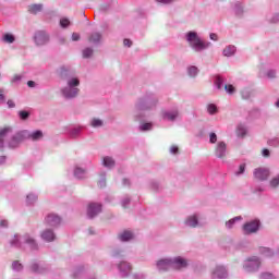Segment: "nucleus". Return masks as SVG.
I'll list each match as a JSON object with an SVG mask.
<instances>
[{
    "label": "nucleus",
    "instance_id": "nucleus-48",
    "mask_svg": "<svg viewBox=\"0 0 279 279\" xmlns=\"http://www.w3.org/2000/svg\"><path fill=\"white\" fill-rule=\"evenodd\" d=\"M20 119H22V121H26V119H29V112L27 111H20Z\"/></svg>",
    "mask_w": 279,
    "mask_h": 279
},
{
    "label": "nucleus",
    "instance_id": "nucleus-54",
    "mask_svg": "<svg viewBox=\"0 0 279 279\" xmlns=\"http://www.w3.org/2000/svg\"><path fill=\"white\" fill-rule=\"evenodd\" d=\"M267 77H269V80H274V77H276V70H269L267 72Z\"/></svg>",
    "mask_w": 279,
    "mask_h": 279
},
{
    "label": "nucleus",
    "instance_id": "nucleus-7",
    "mask_svg": "<svg viewBox=\"0 0 279 279\" xmlns=\"http://www.w3.org/2000/svg\"><path fill=\"white\" fill-rule=\"evenodd\" d=\"M228 276V268L223 265H216L210 270V279H227Z\"/></svg>",
    "mask_w": 279,
    "mask_h": 279
},
{
    "label": "nucleus",
    "instance_id": "nucleus-12",
    "mask_svg": "<svg viewBox=\"0 0 279 279\" xmlns=\"http://www.w3.org/2000/svg\"><path fill=\"white\" fill-rule=\"evenodd\" d=\"M99 213H101V204L89 203V205L87 207V217L89 219H95V217H97V215H99Z\"/></svg>",
    "mask_w": 279,
    "mask_h": 279
},
{
    "label": "nucleus",
    "instance_id": "nucleus-1",
    "mask_svg": "<svg viewBox=\"0 0 279 279\" xmlns=\"http://www.w3.org/2000/svg\"><path fill=\"white\" fill-rule=\"evenodd\" d=\"M60 77L66 82V86L61 89L65 99H75L80 95V78L75 76V71L71 65L60 68Z\"/></svg>",
    "mask_w": 279,
    "mask_h": 279
},
{
    "label": "nucleus",
    "instance_id": "nucleus-49",
    "mask_svg": "<svg viewBox=\"0 0 279 279\" xmlns=\"http://www.w3.org/2000/svg\"><path fill=\"white\" fill-rule=\"evenodd\" d=\"M259 279H276L272 274L269 272H263L259 277Z\"/></svg>",
    "mask_w": 279,
    "mask_h": 279
},
{
    "label": "nucleus",
    "instance_id": "nucleus-13",
    "mask_svg": "<svg viewBox=\"0 0 279 279\" xmlns=\"http://www.w3.org/2000/svg\"><path fill=\"white\" fill-rule=\"evenodd\" d=\"M172 269H186L189 267V262L183 257H172Z\"/></svg>",
    "mask_w": 279,
    "mask_h": 279
},
{
    "label": "nucleus",
    "instance_id": "nucleus-19",
    "mask_svg": "<svg viewBox=\"0 0 279 279\" xmlns=\"http://www.w3.org/2000/svg\"><path fill=\"white\" fill-rule=\"evenodd\" d=\"M10 134H12V128L10 126L0 130V149H3L4 147L3 138H5V136H10Z\"/></svg>",
    "mask_w": 279,
    "mask_h": 279
},
{
    "label": "nucleus",
    "instance_id": "nucleus-2",
    "mask_svg": "<svg viewBox=\"0 0 279 279\" xmlns=\"http://www.w3.org/2000/svg\"><path fill=\"white\" fill-rule=\"evenodd\" d=\"M158 106V97L155 94H146L135 104L134 121H143L145 110H154Z\"/></svg>",
    "mask_w": 279,
    "mask_h": 279
},
{
    "label": "nucleus",
    "instance_id": "nucleus-62",
    "mask_svg": "<svg viewBox=\"0 0 279 279\" xmlns=\"http://www.w3.org/2000/svg\"><path fill=\"white\" fill-rule=\"evenodd\" d=\"M123 45H124V47H132V40H130V39H124V40H123Z\"/></svg>",
    "mask_w": 279,
    "mask_h": 279
},
{
    "label": "nucleus",
    "instance_id": "nucleus-25",
    "mask_svg": "<svg viewBox=\"0 0 279 279\" xmlns=\"http://www.w3.org/2000/svg\"><path fill=\"white\" fill-rule=\"evenodd\" d=\"M27 138H31V141H40L43 138V131H35L33 133L28 131Z\"/></svg>",
    "mask_w": 279,
    "mask_h": 279
},
{
    "label": "nucleus",
    "instance_id": "nucleus-52",
    "mask_svg": "<svg viewBox=\"0 0 279 279\" xmlns=\"http://www.w3.org/2000/svg\"><path fill=\"white\" fill-rule=\"evenodd\" d=\"M209 143H211L213 145H215V143H217V133L209 134Z\"/></svg>",
    "mask_w": 279,
    "mask_h": 279
},
{
    "label": "nucleus",
    "instance_id": "nucleus-10",
    "mask_svg": "<svg viewBox=\"0 0 279 279\" xmlns=\"http://www.w3.org/2000/svg\"><path fill=\"white\" fill-rule=\"evenodd\" d=\"M253 174L256 180L265 182V180H269V175H271V172L269 171V168H256Z\"/></svg>",
    "mask_w": 279,
    "mask_h": 279
},
{
    "label": "nucleus",
    "instance_id": "nucleus-24",
    "mask_svg": "<svg viewBox=\"0 0 279 279\" xmlns=\"http://www.w3.org/2000/svg\"><path fill=\"white\" fill-rule=\"evenodd\" d=\"M259 254L266 258H271V256H274V251L269 247L262 246L259 247Z\"/></svg>",
    "mask_w": 279,
    "mask_h": 279
},
{
    "label": "nucleus",
    "instance_id": "nucleus-21",
    "mask_svg": "<svg viewBox=\"0 0 279 279\" xmlns=\"http://www.w3.org/2000/svg\"><path fill=\"white\" fill-rule=\"evenodd\" d=\"M197 215L189 216L185 220V226H189V228H197Z\"/></svg>",
    "mask_w": 279,
    "mask_h": 279
},
{
    "label": "nucleus",
    "instance_id": "nucleus-8",
    "mask_svg": "<svg viewBox=\"0 0 279 279\" xmlns=\"http://www.w3.org/2000/svg\"><path fill=\"white\" fill-rule=\"evenodd\" d=\"M260 229V220H252L243 226L244 234H254Z\"/></svg>",
    "mask_w": 279,
    "mask_h": 279
},
{
    "label": "nucleus",
    "instance_id": "nucleus-28",
    "mask_svg": "<svg viewBox=\"0 0 279 279\" xmlns=\"http://www.w3.org/2000/svg\"><path fill=\"white\" fill-rule=\"evenodd\" d=\"M28 12L31 14H38V12H43V4H32L28 7Z\"/></svg>",
    "mask_w": 279,
    "mask_h": 279
},
{
    "label": "nucleus",
    "instance_id": "nucleus-6",
    "mask_svg": "<svg viewBox=\"0 0 279 279\" xmlns=\"http://www.w3.org/2000/svg\"><path fill=\"white\" fill-rule=\"evenodd\" d=\"M243 269L247 274L258 271V269H260V258L256 256L250 257L246 262H244Z\"/></svg>",
    "mask_w": 279,
    "mask_h": 279
},
{
    "label": "nucleus",
    "instance_id": "nucleus-46",
    "mask_svg": "<svg viewBox=\"0 0 279 279\" xmlns=\"http://www.w3.org/2000/svg\"><path fill=\"white\" fill-rule=\"evenodd\" d=\"M268 145H269L270 147H279V138H278V137H275V138H272V140H269V141H268Z\"/></svg>",
    "mask_w": 279,
    "mask_h": 279
},
{
    "label": "nucleus",
    "instance_id": "nucleus-51",
    "mask_svg": "<svg viewBox=\"0 0 279 279\" xmlns=\"http://www.w3.org/2000/svg\"><path fill=\"white\" fill-rule=\"evenodd\" d=\"M130 196H124L122 199V207L125 208L126 206H130Z\"/></svg>",
    "mask_w": 279,
    "mask_h": 279
},
{
    "label": "nucleus",
    "instance_id": "nucleus-26",
    "mask_svg": "<svg viewBox=\"0 0 279 279\" xmlns=\"http://www.w3.org/2000/svg\"><path fill=\"white\" fill-rule=\"evenodd\" d=\"M31 271H33V274H45V267L40 266L37 263H33L31 265Z\"/></svg>",
    "mask_w": 279,
    "mask_h": 279
},
{
    "label": "nucleus",
    "instance_id": "nucleus-14",
    "mask_svg": "<svg viewBox=\"0 0 279 279\" xmlns=\"http://www.w3.org/2000/svg\"><path fill=\"white\" fill-rule=\"evenodd\" d=\"M227 153H228V145H226V142H218L215 148L216 158H226Z\"/></svg>",
    "mask_w": 279,
    "mask_h": 279
},
{
    "label": "nucleus",
    "instance_id": "nucleus-20",
    "mask_svg": "<svg viewBox=\"0 0 279 279\" xmlns=\"http://www.w3.org/2000/svg\"><path fill=\"white\" fill-rule=\"evenodd\" d=\"M162 117L166 121H175L178 119V110L165 111Z\"/></svg>",
    "mask_w": 279,
    "mask_h": 279
},
{
    "label": "nucleus",
    "instance_id": "nucleus-5",
    "mask_svg": "<svg viewBox=\"0 0 279 279\" xmlns=\"http://www.w3.org/2000/svg\"><path fill=\"white\" fill-rule=\"evenodd\" d=\"M28 136H29V131L27 130L19 131L14 135H12V137L8 142L10 149H16V147H19V145H21L23 141H27Z\"/></svg>",
    "mask_w": 279,
    "mask_h": 279
},
{
    "label": "nucleus",
    "instance_id": "nucleus-29",
    "mask_svg": "<svg viewBox=\"0 0 279 279\" xmlns=\"http://www.w3.org/2000/svg\"><path fill=\"white\" fill-rule=\"evenodd\" d=\"M102 165L104 167H107V169H112V167H114V159H112V157H105Z\"/></svg>",
    "mask_w": 279,
    "mask_h": 279
},
{
    "label": "nucleus",
    "instance_id": "nucleus-53",
    "mask_svg": "<svg viewBox=\"0 0 279 279\" xmlns=\"http://www.w3.org/2000/svg\"><path fill=\"white\" fill-rule=\"evenodd\" d=\"M225 90H226L229 95H232V93H234V86H233V85H225Z\"/></svg>",
    "mask_w": 279,
    "mask_h": 279
},
{
    "label": "nucleus",
    "instance_id": "nucleus-38",
    "mask_svg": "<svg viewBox=\"0 0 279 279\" xmlns=\"http://www.w3.org/2000/svg\"><path fill=\"white\" fill-rule=\"evenodd\" d=\"M215 84L218 90H221L223 88V77L220 75L216 76Z\"/></svg>",
    "mask_w": 279,
    "mask_h": 279
},
{
    "label": "nucleus",
    "instance_id": "nucleus-55",
    "mask_svg": "<svg viewBox=\"0 0 279 279\" xmlns=\"http://www.w3.org/2000/svg\"><path fill=\"white\" fill-rule=\"evenodd\" d=\"M3 88H0V104H5V95Z\"/></svg>",
    "mask_w": 279,
    "mask_h": 279
},
{
    "label": "nucleus",
    "instance_id": "nucleus-41",
    "mask_svg": "<svg viewBox=\"0 0 279 279\" xmlns=\"http://www.w3.org/2000/svg\"><path fill=\"white\" fill-rule=\"evenodd\" d=\"M234 12H235L236 16H241V14H243V4L235 3Z\"/></svg>",
    "mask_w": 279,
    "mask_h": 279
},
{
    "label": "nucleus",
    "instance_id": "nucleus-9",
    "mask_svg": "<svg viewBox=\"0 0 279 279\" xmlns=\"http://www.w3.org/2000/svg\"><path fill=\"white\" fill-rule=\"evenodd\" d=\"M34 40L37 47H43L49 43V34H47V32L44 31L36 32Z\"/></svg>",
    "mask_w": 279,
    "mask_h": 279
},
{
    "label": "nucleus",
    "instance_id": "nucleus-23",
    "mask_svg": "<svg viewBox=\"0 0 279 279\" xmlns=\"http://www.w3.org/2000/svg\"><path fill=\"white\" fill-rule=\"evenodd\" d=\"M223 56L226 58H230L232 56H234V53H236V47L230 45V46H227L223 51H222Z\"/></svg>",
    "mask_w": 279,
    "mask_h": 279
},
{
    "label": "nucleus",
    "instance_id": "nucleus-34",
    "mask_svg": "<svg viewBox=\"0 0 279 279\" xmlns=\"http://www.w3.org/2000/svg\"><path fill=\"white\" fill-rule=\"evenodd\" d=\"M90 125H92V128H101V126H104V120L93 118L90 121Z\"/></svg>",
    "mask_w": 279,
    "mask_h": 279
},
{
    "label": "nucleus",
    "instance_id": "nucleus-3",
    "mask_svg": "<svg viewBox=\"0 0 279 279\" xmlns=\"http://www.w3.org/2000/svg\"><path fill=\"white\" fill-rule=\"evenodd\" d=\"M11 247H17L19 250H28L31 252H37L38 242L36 238L29 233H24L23 235L15 234L14 238L10 241Z\"/></svg>",
    "mask_w": 279,
    "mask_h": 279
},
{
    "label": "nucleus",
    "instance_id": "nucleus-57",
    "mask_svg": "<svg viewBox=\"0 0 279 279\" xmlns=\"http://www.w3.org/2000/svg\"><path fill=\"white\" fill-rule=\"evenodd\" d=\"M262 155L264 156V158H269V156H270L269 149L264 148V149L262 150Z\"/></svg>",
    "mask_w": 279,
    "mask_h": 279
},
{
    "label": "nucleus",
    "instance_id": "nucleus-18",
    "mask_svg": "<svg viewBox=\"0 0 279 279\" xmlns=\"http://www.w3.org/2000/svg\"><path fill=\"white\" fill-rule=\"evenodd\" d=\"M41 239L47 243H51V241H56V233H53V230L51 229H46L41 232Z\"/></svg>",
    "mask_w": 279,
    "mask_h": 279
},
{
    "label": "nucleus",
    "instance_id": "nucleus-45",
    "mask_svg": "<svg viewBox=\"0 0 279 279\" xmlns=\"http://www.w3.org/2000/svg\"><path fill=\"white\" fill-rule=\"evenodd\" d=\"M93 52H94L93 48H85L83 50V58H90V56H93Z\"/></svg>",
    "mask_w": 279,
    "mask_h": 279
},
{
    "label": "nucleus",
    "instance_id": "nucleus-27",
    "mask_svg": "<svg viewBox=\"0 0 279 279\" xmlns=\"http://www.w3.org/2000/svg\"><path fill=\"white\" fill-rule=\"evenodd\" d=\"M84 271H86V267L84 266L76 267L73 271V278L80 279L81 276H84Z\"/></svg>",
    "mask_w": 279,
    "mask_h": 279
},
{
    "label": "nucleus",
    "instance_id": "nucleus-50",
    "mask_svg": "<svg viewBox=\"0 0 279 279\" xmlns=\"http://www.w3.org/2000/svg\"><path fill=\"white\" fill-rule=\"evenodd\" d=\"M245 173V163H241L239 167V171L235 172V175H243Z\"/></svg>",
    "mask_w": 279,
    "mask_h": 279
},
{
    "label": "nucleus",
    "instance_id": "nucleus-63",
    "mask_svg": "<svg viewBox=\"0 0 279 279\" xmlns=\"http://www.w3.org/2000/svg\"><path fill=\"white\" fill-rule=\"evenodd\" d=\"M7 105L9 108H16V104H14V100H8Z\"/></svg>",
    "mask_w": 279,
    "mask_h": 279
},
{
    "label": "nucleus",
    "instance_id": "nucleus-40",
    "mask_svg": "<svg viewBox=\"0 0 279 279\" xmlns=\"http://www.w3.org/2000/svg\"><path fill=\"white\" fill-rule=\"evenodd\" d=\"M3 40H4V43L12 45V43H14L15 38H14V35H12V34H5L3 36Z\"/></svg>",
    "mask_w": 279,
    "mask_h": 279
},
{
    "label": "nucleus",
    "instance_id": "nucleus-11",
    "mask_svg": "<svg viewBox=\"0 0 279 279\" xmlns=\"http://www.w3.org/2000/svg\"><path fill=\"white\" fill-rule=\"evenodd\" d=\"M118 269L121 278H128L132 274V264L125 260H122L118 264Z\"/></svg>",
    "mask_w": 279,
    "mask_h": 279
},
{
    "label": "nucleus",
    "instance_id": "nucleus-60",
    "mask_svg": "<svg viewBox=\"0 0 279 279\" xmlns=\"http://www.w3.org/2000/svg\"><path fill=\"white\" fill-rule=\"evenodd\" d=\"M112 256H113V258H119V256H121V251L114 250V251L112 252Z\"/></svg>",
    "mask_w": 279,
    "mask_h": 279
},
{
    "label": "nucleus",
    "instance_id": "nucleus-61",
    "mask_svg": "<svg viewBox=\"0 0 279 279\" xmlns=\"http://www.w3.org/2000/svg\"><path fill=\"white\" fill-rule=\"evenodd\" d=\"M8 226H9L8 220H1L0 221V228H8Z\"/></svg>",
    "mask_w": 279,
    "mask_h": 279
},
{
    "label": "nucleus",
    "instance_id": "nucleus-35",
    "mask_svg": "<svg viewBox=\"0 0 279 279\" xmlns=\"http://www.w3.org/2000/svg\"><path fill=\"white\" fill-rule=\"evenodd\" d=\"M151 128H154V124L151 122L142 123L140 125L141 132H149V130H151Z\"/></svg>",
    "mask_w": 279,
    "mask_h": 279
},
{
    "label": "nucleus",
    "instance_id": "nucleus-15",
    "mask_svg": "<svg viewBox=\"0 0 279 279\" xmlns=\"http://www.w3.org/2000/svg\"><path fill=\"white\" fill-rule=\"evenodd\" d=\"M156 266L158 271H169V269H173L171 258L159 259Z\"/></svg>",
    "mask_w": 279,
    "mask_h": 279
},
{
    "label": "nucleus",
    "instance_id": "nucleus-44",
    "mask_svg": "<svg viewBox=\"0 0 279 279\" xmlns=\"http://www.w3.org/2000/svg\"><path fill=\"white\" fill-rule=\"evenodd\" d=\"M268 23H279V13H275L272 16L267 17Z\"/></svg>",
    "mask_w": 279,
    "mask_h": 279
},
{
    "label": "nucleus",
    "instance_id": "nucleus-32",
    "mask_svg": "<svg viewBox=\"0 0 279 279\" xmlns=\"http://www.w3.org/2000/svg\"><path fill=\"white\" fill-rule=\"evenodd\" d=\"M36 202H38V195H36V194H28L26 196V204H28L29 206H32V204H36Z\"/></svg>",
    "mask_w": 279,
    "mask_h": 279
},
{
    "label": "nucleus",
    "instance_id": "nucleus-4",
    "mask_svg": "<svg viewBox=\"0 0 279 279\" xmlns=\"http://www.w3.org/2000/svg\"><path fill=\"white\" fill-rule=\"evenodd\" d=\"M185 40L189 43L190 47L197 53L206 51L210 47V41H204L196 32L190 31L185 35Z\"/></svg>",
    "mask_w": 279,
    "mask_h": 279
},
{
    "label": "nucleus",
    "instance_id": "nucleus-58",
    "mask_svg": "<svg viewBox=\"0 0 279 279\" xmlns=\"http://www.w3.org/2000/svg\"><path fill=\"white\" fill-rule=\"evenodd\" d=\"M178 151H180V148H178V146H171L170 147V154H178Z\"/></svg>",
    "mask_w": 279,
    "mask_h": 279
},
{
    "label": "nucleus",
    "instance_id": "nucleus-37",
    "mask_svg": "<svg viewBox=\"0 0 279 279\" xmlns=\"http://www.w3.org/2000/svg\"><path fill=\"white\" fill-rule=\"evenodd\" d=\"M236 132H238V136H245L247 134V129H245L243 124H239Z\"/></svg>",
    "mask_w": 279,
    "mask_h": 279
},
{
    "label": "nucleus",
    "instance_id": "nucleus-56",
    "mask_svg": "<svg viewBox=\"0 0 279 279\" xmlns=\"http://www.w3.org/2000/svg\"><path fill=\"white\" fill-rule=\"evenodd\" d=\"M21 80H23V75L17 74L12 78V82L13 84H16L17 82H21Z\"/></svg>",
    "mask_w": 279,
    "mask_h": 279
},
{
    "label": "nucleus",
    "instance_id": "nucleus-42",
    "mask_svg": "<svg viewBox=\"0 0 279 279\" xmlns=\"http://www.w3.org/2000/svg\"><path fill=\"white\" fill-rule=\"evenodd\" d=\"M69 25H71V21H69V19L63 17L60 20V27H62L63 29H66Z\"/></svg>",
    "mask_w": 279,
    "mask_h": 279
},
{
    "label": "nucleus",
    "instance_id": "nucleus-47",
    "mask_svg": "<svg viewBox=\"0 0 279 279\" xmlns=\"http://www.w3.org/2000/svg\"><path fill=\"white\" fill-rule=\"evenodd\" d=\"M270 186L272 189H276L277 186H279V174L275 178H272V180L270 181Z\"/></svg>",
    "mask_w": 279,
    "mask_h": 279
},
{
    "label": "nucleus",
    "instance_id": "nucleus-39",
    "mask_svg": "<svg viewBox=\"0 0 279 279\" xmlns=\"http://www.w3.org/2000/svg\"><path fill=\"white\" fill-rule=\"evenodd\" d=\"M207 112H208L209 114H217V112H218L217 105H215V104H209V105L207 106Z\"/></svg>",
    "mask_w": 279,
    "mask_h": 279
},
{
    "label": "nucleus",
    "instance_id": "nucleus-16",
    "mask_svg": "<svg viewBox=\"0 0 279 279\" xmlns=\"http://www.w3.org/2000/svg\"><path fill=\"white\" fill-rule=\"evenodd\" d=\"M46 223L50 226L51 228H56L57 226H60L62 218L56 214H49L46 219Z\"/></svg>",
    "mask_w": 279,
    "mask_h": 279
},
{
    "label": "nucleus",
    "instance_id": "nucleus-64",
    "mask_svg": "<svg viewBox=\"0 0 279 279\" xmlns=\"http://www.w3.org/2000/svg\"><path fill=\"white\" fill-rule=\"evenodd\" d=\"M133 279H145V276L143 274H135L133 275Z\"/></svg>",
    "mask_w": 279,
    "mask_h": 279
},
{
    "label": "nucleus",
    "instance_id": "nucleus-33",
    "mask_svg": "<svg viewBox=\"0 0 279 279\" xmlns=\"http://www.w3.org/2000/svg\"><path fill=\"white\" fill-rule=\"evenodd\" d=\"M241 216L234 217L233 219H230L229 221L226 222V228H228V230H231V228L234 227V225L236 223V221H241Z\"/></svg>",
    "mask_w": 279,
    "mask_h": 279
},
{
    "label": "nucleus",
    "instance_id": "nucleus-59",
    "mask_svg": "<svg viewBox=\"0 0 279 279\" xmlns=\"http://www.w3.org/2000/svg\"><path fill=\"white\" fill-rule=\"evenodd\" d=\"M72 40H73L74 43H77V40H80V33H73V34H72Z\"/></svg>",
    "mask_w": 279,
    "mask_h": 279
},
{
    "label": "nucleus",
    "instance_id": "nucleus-22",
    "mask_svg": "<svg viewBox=\"0 0 279 279\" xmlns=\"http://www.w3.org/2000/svg\"><path fill=\"white\" fill-rule=\"evenodd\" d=\"M119 239L123 243H125L128 241H132V239H134V233H132L131 231H124V232L119 234Z\"/></svg>",
    "mask_w": 279,
    "mask_h": 279
},
{
    "label": "nucleus",
    "instance_id": "nucleus-17",
    "mask_svg": "<svg viewBox=\"0 0 279 279\" xmlns=\"http://www.w3.org/2000/svg\"><path fill=\"white\" fill-rule=\"evenodd\" d=\"M101 40H104V35L99 32H94L88 37V41L92 45H100Z\"/></svg>",
    "mask_w": 279,
    "mask_h": 279
},
{
    "label": "nucleus",
    "instance_id": "nucleus-43",
    "mask_svg": "<svg viewBox=\"0 0 279 279\" xmlns=\"http://www.w3.org/2000/svg\"><path fill=\"white\" fill-rule=\"evenodd\" d=\"M12 269H14V271H22L23 270V264L15 260L12 264Z\"/></svg>",
    "mask_w": 279,
    "mask_h": 279
},
{
    "label": "nucleus",
    "instance_id": "nucleus-30",
    "mask_svg": "<svg viewBox=\"0 0 279 279\" xmlns=\"http://www.w3.org/2000/svg\"><path fill=\"white\" fill-rule=\"evenodd\" d=\"M74 175H75V178H78V180H82V179L86 178V170H84L82 168H75Z\"/></svg>",
    "mask_w": 279,
    "mask_h": 279
},
{
    "label": "nucleus",
    "instance_id": "nucleus-31",
    "mask_svg": "<svg viewBox=\"0 0 279 279\" xmlns=\"http://www.w3.org/2000/svg\"><path fill=\"white\" fill-rule=\"evenodd\" d=\"M82 130H84V126H76V128H73L71 131H70V136L72 138H77V136H80V133L82 132Z\"/></svg>",
    "mask_w": 279,
    "mask_h": 279
},
{
    "label": "nucleus",
    "instance_id": "nucleus-36",
    "mask_svg": "<svg viewBox=\"0 0 279 279\" xmlns=\"http://www.w3.org/2000/svg\"><path fill=\"white\" fill-rule=\"evenodd\" d=\"M187 73L190 77H195V75H197V73H199V70L197 69V66L192 65L187 69Z\"/></svg>",
    "mask_w": 279,
    "mask_h": 279
}]
</instances>
